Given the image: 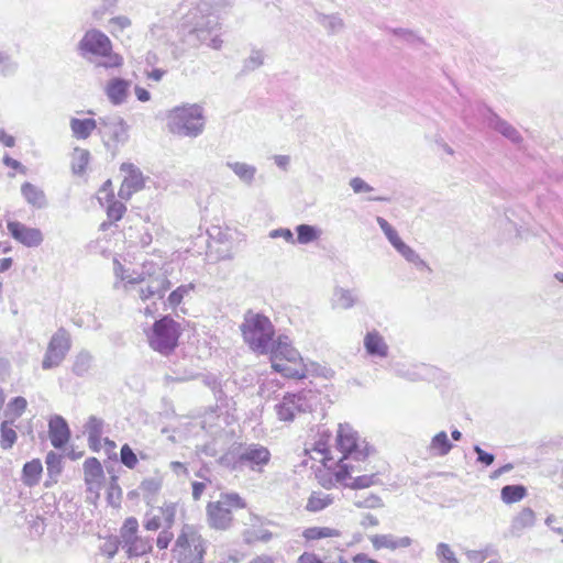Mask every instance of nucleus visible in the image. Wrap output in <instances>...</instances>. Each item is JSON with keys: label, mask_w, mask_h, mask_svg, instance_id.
<instances>
[{"label": "nucleus", "mask_w": 563, "mask_h": 563, "mask_svg": "<svg viewBox=\"0 0 563 563\" xmlns=\"http://www.w3.org/2000/svg\"><path fill=\"white\" fill-rule=\"evenodd\" d=\"M13 420H4L0 426V446L3 450L11 449L16 442L18 434L13 429Z\"/></svg>", "instance_id": "f704fd0d"}, {"label": "nucleus", "mask_w": 563, "mask_h": 563, "mask_svg": "<svg viewBox=\"0 0 563 563\" xmlns=\"http://www.w3.org/2000/svg\"><path fill=\"white\" fill-rule=\"evenodd\" d=\"M173 532L169 531V528H165L163 531L159 532L158 537H157V540H156V545L158 549L161 550H164V549H167L170 541L173 540Z\"/></svg>", "instance_id": "e2e57ef3"}, {"label": "nucleus", "mask_w": 563, "mask_h": 563, "mask_svg": "<svg viewBox=\"0 0 563 563\" xmlns=\"http://www.w3.org/2000/svg\"><path fill=\"white\" fill-rule=\"evenodd\" d=\"M69 126L73 136L77 140H86L91 133L99 128V118L96 119H77L71 118Z\"/></svg>", "instance_id": "5701e85b"}, {"label": "nucleus", "mask_w": 563, "mask_h": 563, "mask_svg": "<svg viewBox=\"0 0 563 563\" xmlns=\"http://www.w3.org/2000/svg\"><path fill=\"white\" fill-rule=\"evenodd\" d=\"M7 229L16 242L26 247H37L44 241V235L40 229L27 227L15 220L8 221Z\"/></svg>", "instance_id": "ddd939ff"}, {"label": "nucleus", "mask_w": 563, "mask_h": 563, "mask_svg": "<svg viewBox=\"0 0 563 563\" xmlns=\"http://www.w3.org/2000/svg\"><path fill=\"white\" fill-rule=\"evenodd\" d=\"M166 528H170L175 521L176 516V505L175 504H166L159 509Z\"/></svg>", "instance_id": "bf43d9fd"}, {"label": "nucleus", "mask_w": 563, "mask_h": 563, "mask_svg": "<svg viewBox=\"0 0 563 563\" xmlns=\"http://www.w3.org/2000/svg\"><path fill=\"white\" fill-rule=\"evenodd\" d=\"M265 54L262 49L253 48L247 58L243 62V73H250L264 64Z\"/></svg>", "instance_id": "79ce46f5"}, {"label": "nucleus", "mask_w": 563, "mask_h": 563, "mask_svg": "<svg viewBox=\"0 0 563 563\" xmlns=\"http://www.w3.org/2000/svg\"><path fill=\"white\" fill-rule=\"evenodd\" d=\"M75 152L76 157L73 164V170L75 174H81L88 165L90 153L87 150L81 148H76Z\"/></svg>", "instance_id": "8fccbe9b"}, {"label": "nucleus", "mask_w": 563, "mask_h": 563, "mask_svg": "<svg viewBox=\"0 0 563 563\" xmlns=\"http://www.w3.org/2000/svg\"><path fill=\"white\" fill-rule=\"evenodd\" d=\"M194 289L195 285L192 283L177 287L167 298L168 306L172 308L177 307L183 301L184 297L189 295Z\"/></svg>", "instance_id": "37998d69"}, {"label": "nucleus", "mask_w": 563, "mask_h": 563, "mask_svg": "<svg viewBox=\"0 0 563 563\" xmlns=\"http://www.w3.org/2000/svg\"><path fill=\"white\" fill-rule=\"evenodd\" d=\"M346 478L351 479V482L346 483L345 486L352 489H364L379 483L377 474L374 473L369 475H360L355 477H352V475L350 474L344 479Z\"/></svg>", "instance_id": "4c0bfd02"}, {"label": "nucleus", "mask_w": 563, "mask_h": 563, "mask_svg": "<svg viewBox=\"0 0 563 563\" xmlns=\"http://www.w3.org/2000/svg\"><path fill=\"white\" fill-rule=\"evenodd\" d=\"M98 134L106 147H115L123 145L129 140V125L119 115L100 117Z\"/></svg>", "instance_id": "9b49d317"}, {"label": "nucleus", "mask_w": 563, "mask_h": 563, "mask_svg": "<svg viewBox=\"0 0 563 563\" xmlns=\"http://www.w3.org/2000/svg\"><path fill=\"white\" fill-rule=\"evenodd\" d=\"M137 529H139L137 520L133 517L128 518L124 521V525L121 529L122 542H125L128 539L135 537Z\"/></svg>", "instance_id": "864d4df0"}, {"label": "nucleus", "mask_w": 563, "mask_h": 563, "mask_svg": "<svg viewBox=\"0 0 563 563\" xmlns=\"http://www.w3.org/2000/svg\"><path fill=\"white\" fill-rule=\"evenodd\" d=\"M366 353L373 357L384 358L388 355L389 347L385 339L377 331H369L364 338Z\"/></svg>", "instance_id": "412c9836"}, {"label": "nucleus", "mask_w": 563, "mask_h": 563, "mask_svg": "<svg viewBox=\"0 0 563 563\" xmlns=\"http://www.w3.org/2000/svg\"><path fill=\"white\" fill-rule=\"evenodd\" d=\"M486 112L487 114L485 115V119L489 128L499 132L514 144H520L522 142V136L515 126L501 119L490 109H486Z\"/></svg>", "instance_id": "dca6fc26"}, {"label": "nucleus", "mask_w": 563, "mask_h": 563, "mask_svg": "<svg viewBox=\"0 0 563 563\" xmlns=\"http://www.w3.org/2000/svg\"><path fill=\"white\" fill-rule=\"evenodd\" d=\"M219 449L217 446V440H212L211 442H208L199 448V452L207 455V456H217L219 453Z\"/></svg>", "instance_id": "338daca9"}, {"label": "nucleus", "mask_w": 563, "mask_h": 563, "mask_svg": "<svg viewBox=\"0 0 563 563\" xmlns=\"http://www.w3.org/2000/svg\"><path fill=\"white\" fill-rule=\"evenodd\" d=\"M169 287L170 282L165 276H162L159 278L151 279L150 284L145 288H140L139 296L142 300H147L153 297L162 299Z\"/></svg>", "instance_id": "a878e982"}, {"label": "nucleus", "mask_w": 563, "mask_h": 563, "mask_svg": "<svg viewBox=\"0 0 563 563\" xmlns=\"http://www.w3.org/2000/svg\"><path fill=\"white\" fill-rule=\"evenodd\" d=\"M390 32L404 41L410 43V44H418L421 42V38L411 30L408 29H390Z\"/></svg>", "instance_id": "4d7b16f0"}, {"label": "nucleus", "mask_w": 563, "mask_h": 563, "mask_svg": "<svg viewBox=\"0 0 563 563\" xmlns=\"http://www.w3.org/2000/svg\"><path fill=\"white\" fill-rule=\"evenodd\" d=\"M85 483L90 493H98L103 479V468L96 457H88L84 462Z\"/></svg>", "instance_id": "a211bd4d"}, {"label": "nucleus", "mask_w": 563, "mask_h": 563, "mask_svg": "<svg viewBox=\"0 0 563 563\" xmlns=\"http://www.w3.org/2000/svg\"><path fill=\"white\" fill-rule=\"evenodd\" d=\"M125 211V206L120 201H112L107 208V214L111 221L121 220Z\"/></svg>", "instance_id": "5fc2aeb1"}, {"label": "nucleus", "mask_w": 563, "mask_h": 563, "mask_svg": "<svg viewBox=\"0 0 563 563\" xmlns=\"http://www.w3.org/2000/svg\"><path fill=\"white\" fill-rule=\"evenodd\" d=\"M350 187L355 194L371 192L374 190V188L361 177H353L350 180Z\"/></svg>", "instance_id": "052dcab7"}, {"label": "nucleus", "mask_w": 563, "mask_h": 563, "mask_svg": "<svg viewBox=\"0 0 563 563\" xmlns=\"http://www.w3.org/2000/svg\"><path fill=\"white\" fill-rule=\"evenodd\" d=\"M131 81L121 77L109 79L104 86V95L112 106H121L128 101Z\"/></svg>", "instance_id": "2eb2a0df"}, {"label": "nucleus", "mask_w": 563, "mask_h": 563, "mask_svg": "<svg viewBox=\"0 0 563 563\" xmlns=\"http://www.w3.org/2000/svg\"><path fill=\"white\" fill-rule=\"evenodd\" d=\"M92 363V354L86 350H82L75 356L73 373L78 377H82L91 369Z\"/></svg>", "instance_id": "473e14b6"}, {"label": "nucleus", "mask_w": 563, "mask_h": 563, "mask_svg": "<svg viewBox=\"0 0 563 563\" xmlns=\"http://www.w3.org/2000/svg\"><path fill=\"white\" fill-rule=\"evenodd\" d=\"M103 426H104V422L102 419H100L96 416H90L87 423L85 424V431L87 432L88 438H91L95 440L97 438H101V435L103 433Z\"/></svg>", "instance_id": "49530a36"}, {"label": "nucleus", "mask_w": 563, "mask_h": 563, "mask_svg": "<svg viewBox=\"0 0 563 563\" xmlns=\"http://www.w3.org/2000/svg\"><path fill=\"white\" fill-rule=\"evenodd\" d=\"M534 511L531 508L526 507L512 519L510 531L514 536H520L525 529L531 528L534 525Z\"/></svg>", "instance_id": "bb28decb"}, {"label": "nucleus", "mask_w": 563, "mask_h": 563, "mask_svg": "<svg viewBox=\"0 0 563 563\" xmlns=\"http://www.w3.org/2000/svg\"><path fill=\"white\" fill-rule=\"evenodd\" d=\"M218 462L232 472L261 474L271 462V452L260 443L240 444L222 454Z\"/></svg>", "instance_id": "7ed1b4c3"}, {"label": "nucleus", "mask_w": 563, "mask_h": 563, "mask_svg": "<svg viewBox=\"0 0 563 563\" xmlns=\"http://www.w3.org/2000/svg\"><path fill=\"white\" fill-rule=\"evenodd\" d=\"M121 279L126 282L124 287L128 288L129 285H135V284H141V283L145 282L146 275L144 272H141V273L133 272L132 274H129V275H122Z\"/></svg>", "instance_id": "69168bd1"}, {"label": "nucleus", "mask_w": 563, "mask_h": 563, "mask_svg": "<svg viewBox=\"0 0 563 563\" xmlns=\"http://www.w3.org/2000/svg\"><path fill=\"white\" fill-rule=\"evenodd\" d=\"M26 406H27V401L24 397H22V396L14 397L8 404L7 415L12 412L14 416L12 420L14 421L15 418H19L23 415V412L26 409Z\"/></svg>", "instance_id": "09e8293b"}, {"label": "nucleus", "mask_w": 563, "mask_h": 563, "mask_svg": "<svg viewBox=\"0 0 563 563\" xmlns=\"http://www.w3.org/2000/svg\"><path fill=\"white\" fill-rule=\"evenodd\" d=\"M354 505L357 508H379L383 507V500L379 496L371 494L363 499H356Z\"/></svg>", "instance_id": "6e6d98bb"}, {"label": "nucleus", "mask_w": 563, "mask_h": 563, "mask_svg": "<svg viewBox=\"0 0 563 563\" xmlns=\"http://www.w3.org/2000/svg\"><path fill=\"white\" fill-rule=\"evenodd\" d=\"M77 53L89 63L106 69L119 68L123 57L113 52L112 42L107 34L97 29L85 32L77 44Z\"/></svg>", "instance_id": "f03ea898"}, {"label": "nucleus", "mask_w": 563, "mask_h": 563, "mask_svg": "<svg viewBox=\"0 0 563 563\" xmlns=\"http://www.w3.org/2000/svg\"><path fill=\"white\" fill-rule=\"evenodd\" d=\"M465 555L472 563H483L487 558L485 552L477 550H467Z\"/></svg>", "instance_id": "774afa93"}, {"label": "nucleus", "mask_w": 563, "mask_h": 563, "mask_svg": "<svg viewBox=\"0 0 563 563\" xmlns=\"http://www.w3.org/2000/svg\"><path fill=\"white\" fill-rule=\"evenodd\" d=\"M395 249L407 262L411 263L417 269L430 271L429 265L420 257V255L413 249L407 245L404 241L398 243V245L395 246Z\"/></svg>", "instance_id": "c756f323"}, {"label": "nucleus", "mask_w": 563, "mask_h": 563, "mask_svg": "<svg viewBox=\"0 0 563 563\" xmlns=\"http://www.w3.org/2000/svg\"><path fill=\"white\" fill-rule=\"evenodd\" d=\"M305 368V377L311 375L317 377H322L325 379H331L334 376V371L325 365H322L317 362H303Z\"/></svg>", "instance_id": "58836bf2"}, {"label": "nucleus", "mask_w": 563, "mask_h": 563, "mask_svg": "<svg viewBox=\"0 0 563 563\" xmlns=\"http://www.w3.org/2000/svg\"><path fill=\"white\" fill-rule=\"evenodd\" d=\"M123 548H126L129 556L144 555L152 550V544L148 539H143L137 536L128 539L123 542Z\"/></svg>", "instance_id": "7c9ffc66"}, {"label": "nucleus", "mask_w": 563, "mask_h": 563, "mask_svg": "<svg viewBox=\"0 0 563 563\" xmlns=\"http://www.w3.org/2000/svg\"><path fill=\"white\" fill-rule=\"evenodd\" d=\"M225 166L233 172V174L246 186H252L255 180L257 168L254 165L238 162L227 161Z\"/></svg>", "instance_id": "393cba45"}, {"label": "nucleus", "mask_w": 563, "mask_h": 563, "mask_svg": "<svg viewBox=\"0 0 563 563\" xmlns=\"http://www.w3.org/2000/svg\"><path fill=\"white\" fill-rule=\"evenodd\" d=\"M120 461L128 468L132 470L136 466V464H137L136 454L133 452V450L130 448L129 444L122 445L121 451H120Z\"/></svg>", "instance_id": "603ef678"}, {"label": "nucleus", "mask_w": 563, "mask_h": 563, "mask_svg": "<svg viewBox=\"0 0 563 563\" xmlns=\"http://www.w3.org/2000/svg\"><path fill=\"white\" fill-rule=\"evenodd\" d=\"M245 343L256 353L267 354L275 334L271 320L258 312L247 310L240 325Z\"/></svg>", "instance_id": "423d86ee"}, {"label": "nucleus", "mask_w": 563, "mask_h": 563, "mask_svg": "<svg viewBox=\"0 0 563 563\" xmlns=\"http://www.w3.org/2000/svg\"><path fill=\"white\" fill-rule=\"evenodd\" d=\"M333 503V498L329 494L322 492H312L306 504V510L310 512H319Z\"/></svg>", "instance_id": "72a5a7b5"}, {"label": "nucleus", "mask_w": 563, "mask_h": 563, "mask_svg": "<svg viewBox=\"0 0 563 563\" xmlns=\"http://www.w3.org/2000/svg\"><path fill=\"white\" fill-rule=\"evenodd\" d=\"M111 25L110 32L115 35L117 32H122L131 25V20L125 15L114 16L109 21Z\"/></svg>", "instance_id": "13d9d810"}, {"label": "nucleus", "mask_w": 563, "mask_h": 563, "mask_svg": "<svg viewBox=\"0 0 563 563\" xmlns=\"http://www.w3.org/2000/svg\"><path fill=\"white\" fill-rule=\"evenodd\" d=\"M319 395L311 389H302L298 393H287L275 405V411L280 421H292L298 413L308 412L317 406Z\"/></svg>", "instance_id": "9d476101"}, {"label": "nucleus", "mask_w": 563, "mask_h": 563, "mask_svg": "<svg viewBox=\"0 0 563 563\" xmlns=\"http://www.w3.org/2000/svg\"><path fill=\"white\" fill-rule=\"evenodd\" d=\"M269 238H272V239L283 238L288 243H291V244L295 243L294 234H292L291 230H289V229L279 228V229L272 230L269 232Z\"/></svg>", "instance_id": "0e129e2a"}, {"label": "nucleus", "mask_w": 563, "mask_h": 563, "mask_svg": "<svg viewBox=\"0 0 563 563\" xmlns=\"http://www.w3.org/2000/svg\"><path fill=\"white\" fill-rule=\"evenodd\" d=\"M246 503L238 493L221 494L219 500L210 501L207 505L208 523L217 530L230 528L233 517L232 509H242Z\"/></svg>", "instance_id": "1a4fd4ad"}, {"label": "nucleus", "mask_w": 563, "mask_h": 563, "mask_svg": "<svg viewBox=\"0 0 563 563\" xmlns=\"http://www.w3.org/2000/svg\"><path fill=\"white\" fill-rule=\"evenodd\" d=\"M278 358L280 362L303 361L299 352L291 346L287 336H278L276 344L272 347L271 360Z\"/></svg>", "instance_id": "aec40b11"}, {"label": "nucleus", "mask_w": 563, "mask_h": 563, "mask_svg": "<svg viewBox=\"0 0 563 563\" xmlns=\"http://www.w3.org/2000/svg\"><path fill=\"white\" fill-rule=\"evenodd\" d=\"M452 449L453 444L445 431L438 432L429 444V452L434 456H445Z\"/></svg>", "instance_id": "c85d7f7f"}, {"label": "nucleus", "mask_w": 563, "mask_h": 563, "mask_svg": "<svg viewBox=\"0 0 563 563\" xmlns=\"http://www.w3.org/2000/svg\"><path fill=\"white\" fill-rule=\"evenodd\" d=\"M181 29L192 45L206 44L213 49H220L222 46L223 42L219 37V16L213 11L211 0H200L190 9L183 18Z\"/></svg>", "instance_id": "f257e3e1"}, {"label": "nucleus", "mask_w": 563, "mask_h": 563, "mask_svg": "<svg viewBox=\"0 0 563 563\" xmlns=\"http://www.w3.org/2000/svg\"><path fill=\"white\" fill-rule=\"evenodd\" d=\"M181 328L172 317L165 316L156 320L147 333L150 346L163 354H170L178 345Z\"/></svg>", "instance_id": "6e6552de"}, {"label": "nucleus", "mask_w": 563, "mask_h": 563, "mask_svg": "<svg viewBox=\"0 0 563 563\" xmlns=\"http://www.w3.org/2000/svg\"><path fill=\"white\" fill-rule=\"evenodd\" d=\"M474 452L477 454V462L486 466L492 465L495 461L494 454L484 451L479 445H474Z\"/></svg>", "instance_id": "680f3d73"}, {"label": "nucleus", "mask_w": 563, "mask_h": 563, "mask_svg": "<svg viewBox=\"0 0 563 563\" xmlns=\"http://www.w3.org/2000/svg\"><path fill=\"white\" fill-rule=\"evenodd\" d=\"M341 534L340 530L330 527H310L302 531V537L307 541H314L324 538H339Z\"/></svg>", "instance_id": "2f4dec72"}, {"label": "nucleus", "mask_w": 563, "mask_h": 563, "mask_svg": "<svg viewBox=\"0 0 563 563\" xmlns=\"http://www.w3.org/2000/svg\"><path fill=\"white\" fill-rule=\"evenodd\" d=\"M168 131L183 137L199 136L206 125L203 107L198 103H184L174 107L166 115Z\"/></svg>", "instance_id": "39448f33"}, {"label": "nucleus", "mask_w": 563, "mask_h": 563, "mask_svg": "<svg viewBox=\"0 0 563 563\" xmlns=\"http://www.w3.org/2000/svg\"><path fill=\"white\" fill-rule=\"evenodd\" d=\"M297 239L295 243L309 244L318 240L321 235V230L310 224H299L296 227Z\"/></svg>", "instance_id": "c9c22d12"}, {"label": "nucleus", "mask_w": 563, "mask_h": 563, "mask_svg": "<svg viewBox=\"0 0 563 563\" xmlns=\"http://www.w3.org/2000/svg\"><path fill=\"white\" fill-rule=\"evenodd\" d=\"M272 367L287 378H305L303 361L280 362L278 358L272 360Z\"/></svg>", "instance_id": "b1692460"}, {"label": "nucleus", "mask_w": 563, "mask_h": 563, "mask_svg": "<svg viewBox=\"0 0 563 563\" xmlns=\"http://www.w3.org/2000/svg\"><path fill=\"white\" fill-rule=\"evenodd\" d=\"M372 545L375 550L388 549L397 550L400 548H408L411 545L412 540L409 537H395L393 534H374L369 537Z\"/></svg>", "instance_id": "6ab92c4d"}, {"label": "nucleus", "mask_w": 563, "mask_h": 563, "mask_svg": "<svg viewBox=\"0 0 563 563\" xmlns=\"http://www.w3.org/2000/svg\"><path fill=\"white\" fill-rule=\"evenodd\" d=\"M18 63L7 52H0V76L10 77L18 70Z\"/></svg>", "instance_id": "c03bdc74"}, {"label": "nucleus", "mask_w": 563, "mask_h": 563, "mask_svg": "<svg viewBox=\"0 0 563 563\" xmlns=\"http://www.w3.org/2000/svg\"><path fill=\"white\" fill-rule=\"evenodd\" d=\"M527 495V489L522 485H506L501 488L500 496L505 504H514L521 500Z\"/></svg>", "instance_id": "e433bc0d"}, {"label": "nucleus", "mask_w": 563, "mask_h": 563, "mask_svg": "<svg viewBox=\"0 0 563 563\" xmlns=\"http://www.w3.org/2000/svg\"><path fill=\"white\" fill-rule=\"evenodd\" d=\"M45 463L47 465V471L51 476L59 474L62 471V456L58 453L53 451L48 452L46 455Z\"/></svg>", "instance_id": "3c124183"}, {"label": "nucleus", "mask_w": 563, "mask_h": 563, "mask_svg": "<svg viewBox=\"0 0 563 563\" xmlns=\"http://www.w3.org/2000/svg\"><path fill=\"white\" fill-rule=\"evenodd\" d=\"M435 556L439 563H460L454 551L448 543L440 542L435 548Z\"/></svg>", "instance_id": "a18cd8bd"}, {"label": "nucleus", "mask_w": 563, "mask_h": 563, "mask_svg": "<svg viewBox=\"0 0 563 563\" xmlns=\"http://www.w3.org/2000/svg\"><path fill=\"white\" fill-rule=\"evenodd\" d=\"M43 472L42 463L38 459L26 462L22 470V482L27 487H33L40 483Z\"/></svg>", "instance_id": "cd10ccee"}, {"label": "nucleus", "mask_w": 563, "mask_h": 563, "mask_svg": "<svg viewBox=\"0 0 563 563\" xmlns=\"http://www.w3.org/2000/svg\"><path fill=\"white\" fill-rule=\"evenodd\" d=\"M336 443L343 455L340 460L339 470L335 472V477L338 482H342L350 473L361 471L358 466L352 464V461H364L369 455L371 449L347 423L339 424Z\"/></svg>", "instance_id": "20e7f679"}, {"label": "nucleus", "mask_w": 563, "mask_h": 563, "mask_svg": "<svg viewBox=\"0 0 563 563\" xmlns=\"http://www.w3.org/2000/svg\"><path fill=\"white\" fill-rule=\"evenodd\" d=\"M121 170L125 173V177L119 189V197L129 200L131 196L141 190L144 186V179L141 170L131 163H123Z\"/></svg>", "instance_id": "4468645a"}, {"label": "nucleus", "mask_w": 563, "mask_h": 563, "mask_svg": "<svg viewBox=\"0 0 563 563\" xmlns=\"http://www.w3.org/2000/svg\"><path fill=\"white\" fill-rule=\"evenodd\" d=\"M173 553L178 563H203L206 541L194 526L185 525L176 539Z\"/></svg>", "instance_id": "0eeeda50"}, {"label": "nucleus", "mask_w": 563, "mask_h": 563, "mask_svg": "<svg viewBox=\"0 0 563 563\" xmlns=\"http://www.w3.org/2000/svg\"><path fill=\"white\" fill-rule=\"evenodd\" d=\"M21 195L35 209H44L48 205L44 190L32 183L25 181L22 184Z\"/></svg>", "instance_id": "4be33fe9"}, {"label": "nucleus", "mask_w": 563, "mask_h": 563, "mask_svg": "<svg viewBox=\"0 0 563 563\" xmlns=\"http://www.w3.org/2000/svg\"><path fill=\"white\" fill-rule=\"evenodd\" d=\"M334 305L341 309H350L356 302V297L349 289L336 288L333 295Z\"/></svg>", "instance_id": "a19ab883"}, {"label": "nucleus", "mask_w": 563, "mask_h": 563, "mask_svg": "<svg viewBox=\"0 0 563 563\" xmlns=\"http://www.w3.org/2000/svg\"><path fill=\"white\" fill-rule=\"evenodd\" d=\"M71 347L70 335L64 328L58 329L51 338L44 358L42 361L43 369L57 367L65 360Z\"/></svg>", "instance_id": "f8f14e48"}, {"label": "nucleus", "mask_w": 563, "mask_h": 563, "mask_svg": "<svg viewBox=\"0 0 563 563\" xmlns=\"http://www.w3.org/2000/svg\"><path fill=\"white\" fill-rule=\"evenodd\" d=\"M376 222L394 247L397 246L398 243L402 241L399 238L397 231L389 224V222L386 219H384L383 217H377Z\"/></svg>", "instance_id": "de8ad7c7"}, {"label": "nucleus", "mask_w": 563, "mask_h": 563, "mask_svg": "<svg viewBox=\"0 0 563 563\" xmlns=\"http://www.w3.org/2000/svg\"><path fill=\"white\" fill-rule=\"evenodd\" d=\"M48 434L55 449L64 448L70 438V430L66 420L60 416H54L48 423Z\"/></svg>", "instance_id": "f3484780"}, {"label": "nucleus", "mask_w": 563, "mask_h": 563, "mask_svg": "<svg viewBox=\"0 0 563 563\" xmlns=\"http://www.w3.org/2000/svg\"><path fill=\"white\" fill-rule=\"evenodd\" d=\"M318 22L331 34L339 33L344 27V22L338 14H319Z\"/></svg>", "instance_id": "ea45409f"}]
</instances>
